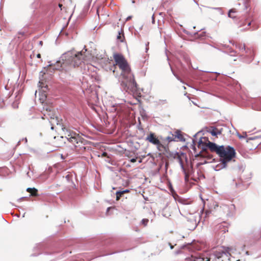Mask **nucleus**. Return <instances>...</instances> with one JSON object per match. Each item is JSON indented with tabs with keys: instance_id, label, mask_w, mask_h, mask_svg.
Wrapping results in <instances>:
<instances>
[{
	"instance_id": "f257e3e1",
	"label": "nucleus",
	"mask_w": 261,
	"mask_h": 261,
	"mask_svg": "<svg viewBox=\"0 0 261 261\" xmlns=\"http://www.w3.org/2000/svg\"><path fill=\"white\" fill-rule=\"evenodd\" d=\"M93 58L91 54L87 51V49H85V51L82 50L79 52L69 51L62 55V62L60 61L57 62L54 65H50L49 68L67 71L72 68L80 66L82 63L91 64Z\"/></svg>"
},
{
	"instance_id": "f03ea898",
	"label": "nucleus",
	"mask_w": 261,
	"mask_h": 261,
	"mask_svg": "<svg viewBox=\"0 0 261 261\" xmlns=\"http://www.w3.org/2000/svg\"><path fill=\"white\" fill-rule=\"evenodd\" d=\"M198 147H201L203 151L206 150L205 147H207L212 152H216L220 157L223 167H226L227 163L234 158L236 154V151L232 147L218 146L205 138H202L199 140Z\"/></svg>"
},
{
	"instance_id": "7ed1b4c3",
	"label": "nucleus",
	"mask_w": 261,
	"mask_h": 261,
	"mask_svg": "<svg viewBox=\"0 0 261 261\" xmlns=\"http://www.w3.org/2000/svg\"><path fill=\"white\" fill-rule=\"evenodd\" d=\"M64 136L60 137H55L57 147H60L65 143V140H68L74 146V148L76 152L79 153L85 151L86 143L87 141L83 138L79 134L70 129L64 128Z\"/></svg>"
},
{
	"instance_id": "20e7f679",
	"label": "nucleus",
	"mask_w": 261,
	"mask_h": 261,
	"mask_svg": "<svg viewBox=\"0 0 261 261\" xmlns=\"http://www.w3.org/2000/svg\"><path fill=\"white\" fill-rule=\"evenodd\" d=\"M113 58L119 68L121 70V85L124 90L129 93L130 84V70L129 65L124 57L119 54H115Z\"/></svg>"
},
{
	"instance_id": "39448f33",
	"label": "nucleus",
	"mask_w": 261,
	"mask_h": 261,
	"mask_svg": "<svg viewBox=\"0 0 261 261\" xmlns=\"http://www.w3.org/2000/svg\"><path fill=\"white\" fill-rule=\"evenodd\" d=\"M215 249L213 250L209 256L206 255L205 253H195L191 255L189 257L186 258L187 261H212L216 260L217 258H215L214 256L212 255Z\"/></svg>"
},
{
	"instance_id": "423d86ee",
	"label": "nucleus",
	"mask_w": 261,
	"mask_h": 261,
	"mask_svg": "<svg viewBox=\"0 0 261 261\" xmlns=\"http://www.w3.org/2000/svg\"><path fill=\"white\" fill-rule=\"evenodd\" d=\"M212 255L214 256L215 258H217L218 261H229L230 260V254L225 251L221 247L216 248Z\"/></svg>"
},
{
	"instance_id": "0eeeda50",
	"label": "nucleus",
	"mask_w": 261,
	"mask_h": 261,
	"mask_svg": "<svg viewBox=\"0 0 261 261\" xmlns=\"http://www.w3.org/2000/svg\"><path fill=\"white\" fill-rule=\"evenodd\" d=\"M216 235L219 237L220 235L224 234L226 232L228 231V227L225 225V223H221L215 227Z\"/></svg>"
},
{
	"instance_id": "6e6552de",
	"label": "nucleus",
	"mask_w": 261,
	"mask_h": 261,
	"mask_svg": "<svg viewBox=\"0 0 261 261\" xmlns=\"http://www.w3.org/2000/svg\"><path fill=\"white\" fill-rule=\"evenodd\" d=\"M146 140L154 145L159 144V142L160 141L156 135L153 133H150L147 136Z\"/></svg>"
},
{
	"instance_id": "1a4fd4ad",
	"label": "nucleus",
	"mask_w": 261,
	"mask_h": 261,
	"mask_svg": "<svg viewBox=\"0 0 261 261\" xmlns=\"http://www.w3.org/2000/svg\"><path fill=\"white\" fill-rule=\"evenodd\" d=\"M46 113L44 114V115H47L49 117L51 122H53V121L55 120V121H57V123L58 124V121L57 120V116L55 112L52 111L51 109H49V111H48L47 109H46Z\"/></svg>"
},
{
	"instance_id": "9d476101",
	"label": "nucleus",
	"mask_w": 261,
	"mask_h": 261,
	"mask_svg": "<svg viewBox=\"0 0 261 261\" xmlns=\"http://www.w3.org/2000/svg\"><path fill=\"white\" fill-rule=\"evenodd\" d=\"M72 175L68 174L65 176V180L66 181L67 186L70 188H73L75 186L74 184L72 181Z\"/></svg>"
},
{
	"instance_id": "9b49d317",
	"label": "nucleus",
	"mask_w": 261,
	"mask_h": 261,
	"mask_svg": "<svg viewBox=\"0 0 261 261\" xmlns=\"http://www.w3.org/2000/svg\"><path fill=\"white\" fill-rule=\"evenodd\" d=\"M27 191L30 193L31 196L36 197L38 196V190L35 188H28Z\"/></svg>"
},
{
	"instance_id": "f8f14e48",
	"label": "nucleus",
	"mask_w": 261,
	"mask_h": 261,
	"mask_svg": "<svg viewBox=\"0 0 261 261\" xmlns=\"http://www.w3.org/2000/svg\"><path fill=\"white\" fill-rule=\"evenodd\" d=\"M180 163L181 167L182 169V171L185 174V180L186 182H187L189 181V173L186 171V169L185 168L183 163L181 160H180Z\"/></svg>"
},
{
	"instance_id": "ddd939ff",
	"label": "nucleus",
	"mask_w": 261,
	"mask_h": 261,
	"mask_svg": "<svg viewBox=\"0 0 261 261\" xmlns=\"http://www.w3.org/2000/svg\"><path fill=\"white\" fill-rule=\"evenodd\" d=\"M159 151L164 153L167 151V148L163 144H162L161 142H159V144L156 145Z\"/></svg>"
},
{
	"instance_id": "4468645a",
	"label": "nucleus",
	"mask_w": 261,
	"mask_h": 261,
	"mask_svg": "<svg viewBox=\"0 0 261 261\" xmlns=\"http://www.w3.org/2000/svg\"><path fill=\"white\" fill-rule=\"evenodd\" d=\"M237 11L236 9L233 8L229 10L228 12V16L231 18H235L237 17Z\"/></svg>"
},
{
	"instance_id": "2eb2a0df",
	"label": "nucleus",
	"mask_w": 261,
	"mask_h": 261,
	"mask_svg": "<svg viewBox=\"0 0 261 261\" xmlns=\"http://www.w3.org/2000/svg\"><path fill=\"white\" fill-rule=\"evenodd\" d=\"M129 192V191L128 190L117 192H116V200H119L120 197H122L124 194H125L126 193H128Z\"/></svg>"
},
{
	"instance_id": "dca6fc26",
	"label": "nucleus",
	"mask_w": 261,
	"mask_h": 261,
	"mask_svg": "<svg viewBox=\"0 0 261 261\" xmlns=\"http://www.w3.org/2000/svg\"><path fill=\"white\" fill-rule=\"evenodd\" d=\"M140 97L141 96H138V97H135L133 96V98H132V105H136L138 103L140 102Z\"/></svg>"
},
{
	"instance_id": "f3484780",
	"label": "nucleus",
	"mask_w": 261,
	"mask_h": 261,
	"mask_svg": "<svg viewBox=\"0 0 261 261\" xmlns=\"http://www.w3.org/2000/svg\"><path fill=\"white\" fill-rule=\"evenodd\" d=\"M148 221L149 220L148 219H143L141 222V224L143 226H146L147 225Z\"/></svg>"
},
{
	"instance_id": "a211bd4d",
	"label": "nucleus",
	"mask_w": 261,
	"mask_h": 261,
	"mask_svg": "<svg viewBox=\"0 0 261 261\" xmlns=\"http://www.w3.org/2000/svg\"><path fill=\"white\" fill-rule=\"evenodd\" d=\"M250 6V0H245L244 9L246 10Z\"/></svg>"
},
{
	"instance_id": "6ab92c4d",
	"label": "nucleus",
	"mask_w": 261,
	"mask_h": 261,
	"mask_svg": "<svg viewBox=\"0 0 261 261\" xmlns=\"http://www.w3.org/2000/svg\"><path fill=\"white\" fill-rule=\"evenodd\" d=\"M217 129H216V128H213V129H212V131H211V133L212 135H213V136H217V134H218V133H217Z\"/></svg>"
},
{
	"instance_id": "aec40b11",
	"label": "nucleus",
	"mask_w": 261,
	"mask_h": 261,
	"mask_svg": "<svg viewBox=\"0 0 261 261\" xmlns=\"http://www.w3.org/2000/svg\"><path fill=\"white\" fill-rule=\"evenodd\" d=\"M117 38L118 40H120V41H121V42H122L123 41L122 38V36H121V34H120V33L118 35V36L117 37Z\"/></svg>"
},
{
	"instance_id": "412c9836",
	"label": "nucleus",
	"mask_w": 261,
	"mask_h": 261,
	"mask_svg": "<svg viewBox=\"0 0 261 261\" xmlns=\"http://www.w3.org/2000/svg\"><path fill=\"white\" fill-rule=\"evenodd\" d=\"M12 106L14 108H17L18 107V103L17 102H14L12 104Z\"/></svg>"
},
{
	"instance_id": "4be33fe9",
	"label": "nucleus",
	"mask_w": 261,
	"mask_h": 261,
	"mask_svg": "<svg viewBox=\"0 0 261 261\" xmlns=\"http://www.w3.org/2000/svg\"><path fill=\"white\" fill-rule=\"evenodd\" d=\"M132 84L135 85V87L137 88V83H136V82L135 81V80L134 79H132Z\"/></svg>"
},
{
	"instance_id": "5701e85b",
	"label": "nucleus",
	"mask_w": 261,
	"mask_h": 261,
	"mask_svg": "<svg viewBox=\"0 0 261 261\" xmlns=\"http://www.w3.org/2000/svg\"><path fill=\"white\" fill-rule=\"evenodd\" d=\"M177 137L179 140L182 139V136L181 134H179Z\"/></svg>"
},
{
	"instance_id": "b1692460",
	"label": "nucleus",
	"mask_w": 261,
	"mask_h": 261,
	"mask_svg": "<svg viewBox=\"0 0 261 261\" xmlns=\"http://www.w3.org/2000/svg\"><path fill=\"white\" fill-rule=\"evenodd\" d=\"M131 162H132V163H134V162H136V160L135 159H132Z\"/></svg>"
},
{
	"instance_id": "393cba45",
	"label": "nucleus",
	"mask_w": 261,
	"mask_h": 261,
	"mask_svg": "<svg viewBox=\"0 0 261 261\" xmlns=\"http://www.w3.org/2000/svg\"><path fill=\"white\" fill-rule=\"evenodd\" d=\"M37 57L38 58H41V55H40V54H38L37 55Z\"/></svg>"
},
{
	"instance_id": "a878e982",
	"label": "nucleus",
	"mask_w": 261,
	"mask_h": 261,
	"mask_svg": "<svg viewBox=\"0 0 261 261\" xmlns=\"http://www.w3.org/2000/svg\"><path fill=\"white\" fill-rule=\"evenodd\" d=\"M63 6V5L61 4H59V7L61 8V9L62 10V7Z\"/></svg>"
},
{
	"instance_id": "bb28decb",
	"label": "nucleus",
	"mask_w": 261,
	"mask_h": 261,
	"mask_svg": "<svg viewBox=\"0 0 261 261\" xmlns=\"http://www.w3.org/2000/svg\"><path fill=\"white\" fill-rule=\"evenodd\" d=\"M39 44H40L41 46H42V44H43V41H39Z\"/></svg>"
},
{
	"instance_id": "cd10ccee",
	"label": "nucleus",
	"mask_w": 261,
	"mask_h": 261,
	"mask_svg": "<svg viewBox=\"0 0 261 261\" xmlns=\"http://www.w3.org/2000/svg\"><path fill=\"white\" fill-rule=\"evenodd\" d=\"M170 247H171V249H173V246H172L171 244H170Z\"/></svg>"
},
{
	"instance_id": "c85d7f7f",
	"label": "nucleus",
	"mask_w": 261,
	"mask_h": 261,
	"mask_svg": "<svg viewBox=\"0 0 261 261\" xmlns=\"http://www.w3.org/2000/svg\"><path fill=\"white\" fill-rule=\"evenodd\" d=\"M130 16H128V17H127V19L128 20V19H130Z\"/></svg>"
},
{
	"instance_id": "c756f323",
	"label": "nucleus",
	"mask_w": 261,
	"mask_h": 261,
	"mask_svg": "<svg viewBox=\"0 0 261 261\" xmlns=\"http://www.w3.org/2000/svg\"><path fill=\"white\" fill-rule=\"evenodd\" d=\"M250 24H251V22H248V26H249V25H250Z\"/></svg>"
},
{
	"instance_id": "7c9ffc66",
	"label": "nucleus",
	"mask_w": 261,
	"mask_h": 261,
	"mask_svg": "<svg viewBox=\"0 0 261 261\" xmlns=\"http://www.w3.org/2000/svg\"><path fill=\"white\" fill-rule=\"evenodd\" d=\"M105 154L106 155V154H107V153H103V155H105Z\"/></svg>"
}]
</instances>
